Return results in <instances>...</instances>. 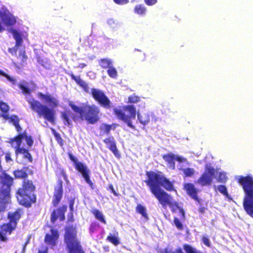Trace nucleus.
Masks as SVG:
<instances>
[{
    "mask_svg": "<svg viewBox=\"0 0 253 253\" xmlns=\"http://www.w3.org/2000/svg\"><path fill=\"white\" fill-rule=\"evenodd\" d=\"M146 175L147 179L145 182L148 186L151 193L158 200L162 207L165 208L169 206L172 212H175L176 210H178L180 219L184 220L185 212L183 209L179 206L178 202L173 201L172 196L161 188L162 187L169 192L176 191L173 182L170 181L160 171H147L146 172Z\"/></svg>",
    "mask_w": 253,
    "mask_h": 253,
    "instance_id": "obj_1",
    "label": "nucleus"
},
{
    "mask_svg": "<svg viewBox=\"0 0 253 253\" xmlns=\"http://www.w3.org/2000/svg\"><path fill=\"white\" fill-rule=\"evenodd\" d=\"M69 105L76 114L67 109L61 113V118L65 126H72V121L76 123L85 121L89 124H95L99 121L100 110L95 105L83 104L78 106L70 102Z\"/></svg>",
    "mask_w": 253,
    "mask_h": 253,
    "instance_id": "obj_2",
    "label": "nucleus"
},
{
    "mask_svg": "<svg viewBox=\"0 0 253 253\" xmlns=\"http://www.w3.org/2000/svg\"><path fill=\"white\" fill-rule=\"evenodd\" d=\"M37 96L40 99L48 103L50 108L42 104L39 101L32 98L28 100L31 109L35 111L39 117H43L50 123L54 124L55 111L54 108L59 105L58 99L49 93L43 94L40 92L37 93Z\"/></svg>",
    "mask_w": 253,
    "mask_h": 253,
    "instance_id": "obj_3",
    "label": "nucleus"
},
{
    "mask_svg": "<svg viewBox=\"0 0 253 253\" xmlns=\"http://www.w3.org/2000/svg\"><path fill=\"white\" fill-rule=\"evenodd\" d=\"M236 180L242 186L245 193L244 209L247 213L253 218V177L251 175H240L236 177Z\"/></svg>",
    "mask_w": 253,
    "mask_h": 253,
    "instance_id": "obj_4",
    "label": "nucleus"
},
{
    "mask_svg": "<svg viewBox=\"0 0 253 253\" xmlns=\"http://www.w3.org/2000/svg\"><path fill=\"white\" fill-rule=\"evenodd\" d=\"M36 186L32 180L24 179L21 187L16 193L19 203L26 208H30L37 201V196L35 194Z\"/></svg>",
    "mask_w": 253,
    "mask_h": 253,
    "instance_id": "obj_5",
    "label": "nucleus"
},
{
    "mask_svg": "<svg viewBox=\"0 0 253 253\" xmlns=\"http://www.w3.org/2000/svg\"><path fill=\"white\" fill-rule=\"evenodd\" d=\"M25 139L29 147H31L34 143L33 137L27 134L25 131L22 133H19L15 137L11 138L9 143L15 149V154L18 155L22 154L24 155L23 158L27 159L30 162H32L33 159L29 149L21 147L22 140Z\"/></svg>",
    "mask_w": 253,
    "mask_h": 253,
    "instance_id": "obj_6",
    "label": "nucleus"
},
{
    "mask_svg": "<svg viewBox=\"0 0 253 253\" xmlns=\"http://www.w3.org/2000/svg\"><path fill=\"white\" fill-rule=\"evenodd\" d=\"M23 213V210L21 209H17L14 211L9 212L7 213V217L9 219L8 222L0 226V241L6 242L7 241L6 235H10L15 230L18 221Z\"/></svg>",
    "mask_w": 253,
    "mask_h": 253,
    "instance_id": "obj_7",
    "label": "nucleus"
},
{
    "mask_svg": "<svg viewBox=\"0 0 253 253\" xmlns=\"http://www.w3.org/2000/svg\"><path fill=\"white\" fill-rule=\"evenodd\" d=\"M64 241L68 253H84L80 241L77 239L76 228L73 225L66 227Z\"/></svg>",
    "mask_w": 253,
    "mask_h": 253,
    "instance_id": "obj_8",
    "label": "nucleus"
},
{
    "mask_svg": "<svg viewBox=\"0 0 253 253\" xmlns=\"http://www.w3.org/2000/svg\"><path fill=\"white\" fill-rule=\"evenodd\" d=\"M13 179L3 171L0 175V211H4L6 209V204L10 199L11 186Z\"/></svg>",
    "mask_w": 253,
    "mask_h": 253,
    "instance_id": "obj_9",
    "label": "nucleus"
},
{
    "mask_svg": "<svg viewBox=\"0 0 253 253\" xmlns=\"http://www.w3.org/2000/svg\"><path fill=\"white\" fill-rule=\"evenodd\" d=\"M68 155L70 160L73 163L75 169L80 173L85 182L89 186L93 189V183L90 178V170L85 164L78 161V158L75 157L71 153H68Z\"/></svg>",
    "mask_w": 253,
    "mask_h": 253,
    "instance_id": "obj_10",
    "label": "nucleus"
},
{
    "mask_svg": "<svg viewBox=\"0 0 253 253\" xmlns=\"http://www.w3.org/2000/svg\"><path fill=\"white\" fill-rule=\"evenodd\" d=\"M89 94L101 107L106 109H110L112 108V103L103 91L92 87L90 89Z\"/></svg>",
    "mask_w": 253,
    "mask_h": 253,
    "instance_id": "obj_11",
    "label": "nucleus"
},
{
    "mask_svg": "<svg viewBox=\"0 0 253 253\" xmlns=\"http://www.w3.org/2000/svg\"><path fill=\"white\" fill-rule=\"evenodd\" d=\"M215 170L213 167L207 165L205 171L198 178L197 182L203 186L211 185L215 176Z\"/></svg>",
    "mask_w": 253,
    "mask_h": 253,
    "instance_id": "obj_12",
    "label": "nucleus"
},
{
    "mask_svg": "<svg viewBox=\"0 0 253 253\" xmlns=\"http://www.w3.org/2000/svg\"><path fill=\"white\" fill-rule=\"evenodd\" d=\"M63 182L61 179L57 181V185L54 187L52 204L53 207H57L60 203L63 197Z\"/></svg>",
    "mask_w": 253,
    "mask_h": 253,
    "instance_id": "obj_13",
    "label": "nucleus"
},
{
    "mask_svg": "<svg viewBox=\"0 0 253 253\" xmlns=\"http://www.w3.org/2000/svg\"><path fill=\"white\" fill-rule=\"evenodd\" d=\"M67 206L66 205H62L56 209H54L51 213V222L54 223L58 218L61 221L64 220L65 219V213L67 211Z\"/></svg>",
    "mask_w": 253,
    "mask_h": 253,
    "instance_id": "obj_14",
    "label": "nucleus"
},
{
    "mask_svg": "<svg viewBox=\"0 0 253 253\" xmlns=\"http://www.w3.org/2000/svg\"><path fill=\"white\" fill-rule=\"evenodd\" d=\"M59 236V234L58 230L51 228L50 229V234H46L45 235L44 242L50 248H53L57 244Z\"/></svg>",
    "mask_w": 253,
    "mask_h": 253,
    "instance_id": "obj_15",
    "label": "nucleus"
},
{
    "mask_svg": "<svg viewBox=\"0 0 253 253\" xmlns=\"http://www.w3.org/2000/svg\"><path fill=\"white\" fill-rule=\"evenodd\" d=\"M184 189L186 192L187 194L192 199L199 203L200 200L198 196L199 190L195 187L194 185L191 183H186L183 185Z\"/></svg>",
    "mask_w": 253,
    "mask_h": 253,
    "instance_id": "obj_16",
    "label": "nucleus"
},
{
    "mask_svg": "<svg viewBox=\"0 0 253 253\" xmlns=\"http://www.w3.org/2000/svg\"><path fill=\"white\" fill-rule=\"evenodd\" d=\"M138 119L140 123L143 126L147 125L150 121V117L152 118V121L156 122L158 120L157 118L152 113L144 112L138 113Z\"/></svg>",
    "mask_w": 253,
    "mask_h": 253,
    "instance_id": "obj_17",
    "label": "nucleus"
},
{
    "mask_svg": "<svg viewBox=\"0 0 253 253\" xmlns=\"http://www.w3.org/2000/svg\"><path fill=\"white\" fill-rule=\"evenodd\" d=\"M104 143L108 145L107 147L117 157H119L120 155L117 148L113 137H109L104 139Z\"/></svg>",
    "mask_w": 253,
    "mask_h": 253,
    "instance_id": "obj_18",
    "label": "nucleus"
},
{
    "mask_svg": "<svg viewBox=\"0 0 253 253\" xmlns=\"http://www.w3.org/2000/svg\"><path fill=\"white\" fill-rule=\"evenodd\" d=\"M71 78L74 80L80 87H81L84 91L89 92V86L88 84L82 80L80 76H76L73 73H68Z\"/></svg>",
    "mask_w": 253,
    "mask_h": 253,
    "instance_id": "obj_19",
    "label": "nucleus"
},
{
    "mask_svg": "<svg viewBox=\"0 0 253 253\" xmlns=\"http://www.w3.org/2000/svg\"><path fill=\"white\" fill-rule=\"evenodd\" d=\"M126 110V106H119L118 108H114V112L119 120L126 122V116L125 111Z\"/></svg>",
    "mask_w": 253,
    "mask_h": 253,
    "instance_id": "obj_20",
    "label": "nucleus"
},
{
    "mask_svg": "<svg viewBox=\"0 0 253 253\" xmlns=\"http://www.w3.org/2000/svg\"><path fill=\"white\" fill-rule=\"evenodd\" d=\"M29 84H30L33 87L32 89H31L30 87L26 85V84L22 83L19 84L18 85V87L22 90V93L25 96L30 95L32 91L37 87L36 84L33 81H30Z\"/></svg>",
    "mask_w": 253,
    "mask_h": 253,
    "instance_id": "obj_21",
    "label": "nucleus"
},
{
    "mask_svg": "<svg viewBox=\"0 0 253 253\" xmlns=\"http://www.w3.org/2000/svg\"><path fill=\"white\" fill-rule=\"evenodd\" d=\"M163 159L167 163L169 168L172 170L175 169V164L174 160V154L170 153L164 154L162 156Z\"/></svg>",
    "mask_w": 253,
    "mask_h": 253,
    "instance_id": "obj_22",
    "label": "nucleus"
},
{
    "mask_svg": "<svg viewBox=\"0 0 253 253\" xmlns=\"http://www.w3.org/2000/svg\"><path fill=\"white\" fill-rule=\"evenodd\" d=\"M2 117L5 119H9V122L15 126L16 131L21 133L20 132L22 130V127L19 125L20 120L18 116L12 115L9 118H8V116L7 115H2Z\"/></svg>",
    "mask_w": 253,
    "mask_h": 253,
    "instance_id": "obj_23",
    "label": "nucleus"
},
{
    "mask_svg": "<svg viewBox=\"0 0 253 253\" xmlns=\"http://www.w3.org/2000/svg\"><path fill=\"white\" fill-rule=\"evenodd\" d=\"M28 167H24L21 169H16L13 171V174L15 178L27 179L28 174L26 172Z\"/></svg>",
    "mask_w": 253,
    "mask_h": 253,
    "instance_id": "obj_24",
    "label": "nucleus"
},
{
    "mask_svg": "<svg viewBox=\"0 0 253 253\" xmlns=\"http://www.w3.org/2000/svg\"><path fill=\"white\" fill-rule=\"evenodd\" d=\"M127 112L129 115H127V126L134 128V126L131 124L130 121L128 120L129 118H135L136 116V109L132 105H127Z\"/></svg>",
    "mask_w": 253,
    "mask_h": 253,
    "instance_id": "obj_25",
    "label": "nucleus"
},
{
    "mask_svg": "<svg viewBox=\"0 0 253 253\" xmlns=\"http://www.w3.org/2000/svg\"><path fill=\"white\" fill-rule=\"evenodd\" d=\"M2 20L6 26H10L15 24L16 19L12 16L4 14L2 16Z\"/></svg>",
    "mask_w": 253,
    "mask_h": 253,
    "instance_id": "obj_26",
    "label": "nucleus"
},
{
    "mask_svg": "<svg viewBox=\"0 0 253 253\" xmlns=\"http://www.w3.org/2000/svg\"><path fill=\"white\" fill-rule=\"evenodd\" d=\"M118 125L117 124H112L109 125L107 124H103L100 127L101 130L107 135H109L111 130H115Z\"/></svg>",
    "mask_w": 253,
    "mask_h": 253,
    "instance_id": "obj_27",
    "label": "nucleus"
},
{
    "mask_svg": "<svg viewBox=\"0 0 253 253\" xmlns=\"http://www.w3.org/2000/svg\"><path fill=\"white\" fill-rule=\"evenodd\" d=\"M91 213L93 214L95 218L101 222L106 224L107 222L101 211L97 209H93L91 211Z\"/></svg>",
    "mask_w": 253,
    "mask_h": 253,
    "instance_id": "obj_28",
    "label": "nucleus"
},
{
    "mask_svg": "<svg viewBox=\"0 0 253 253\" xmlns=\"http://www.w3.org/2000/svg\"><path fill=\"white\" fill-rule=\"evenodd\" d=\"M11 33L12 34L15 40L16 41V46H19L23 42V40L21 34L14 29L10 30Z\"/></svg>",
    "mask_w": 253,
    "mask_h": 253,
    "instance_id": "obj_29",
    "label": "nucleus"
},
{
    "mask_svg": "<svg viewBox=\"0 0 253 253\" xmlns=\"http://www.w3.org/2000/svg\"><path fill=\"white\" fill-rule=\"evenodd\" d=\"M98 63L100 67L104 69H108L112 65V61L108 58H101L98 60Z\"/></svg>",
    "mask_w": 253,
    "mask_h": 253,
    "instance_id": "obj_30",
    "label": "nucleus"
},
{
    "mask_svg": "<svg viewBox=\"0 0 253 253\" xmlns=\"http://www.w3.org/2000/svg\"><path fill=\"white\" fill-rule=\"evenodd\" d=\"M134 11L137 14L144 15L146 12L147 9L144 5L140 4H137L135 6Z\"/></svg>",
    "mask_w": 253,
    "mask_h": 253,
    "instance_id": "obj_31",
    "label": "nucleus"
},
{
    "mask_svg": "<svg viewBox=\"0 0 253 253\" xmlns=\"http://www.w3.org/2000/svg\"><path fill=\"white\" fill-rule=\"evenodd\" d=\"M136 211L137 213L141 214L145 219H148L146 208L140 204L137 205L136 207Z\"/></svg>",
    "mask_w": 253,
    "mask_h": 253,
    "instance_id": "obj_32",
    "label": "nucleus"
},
{
    "mask_svg": "<svg viewBox=\"0 0 253 253\" xmlns=\"http://www.w3.org/2000/svg\"><path fill=\"white\" fill-rule=\"evenodd\" d=\"M17 58L20 60V65L23 66L26 64V61L28 57L26 54V52L24 50H21L19 53Z\"/></svg>",
    "mask_w": 253,
    "mask_h": 253,
    "instance_id": "obj_33",
    "label": "nucleus"
},
{
    "mask_svg": "<svg viewBox=\"0 0 253 253\" xmlns=\"http://www.w3.org/2000/svg\"><path fill=\"white\" fill-rule=\"evenodd\" d=\"M182 171L184 177H191L194 175L195 172L194 169L190 168L183 169Z\"/></svg>",
    "mask_w": 253,
    "mask_h": 253,
    "instance_id": "obj_34",
    "label": "nucleus"
},
{
    "mask_svg": "<svg viewBox=\"0 0 253 253\" xmlns=\"http://www.w3.org/2000/svg\"><path fill=\"white\" fill-rule=\"evenodd\" d=\"M107 72L109 76L112 78H116L117 76V71L113 65L108 69Z\"/></svg>",
    "mask_w": 253,
    "mask_h": 253,
    "instance_id": "obj_35",
    "label": "nucleus"
},
{
    "mask_svg": "<svg viewBox=\"0 0 253 253\" xmlns=\"http://www.w3.org/2000/svg\"><path fill=\"white\" fill-rule=\"evenodd\" d=\"M107 240L116 246L119 244L118 238L116 236L111 234L107 236Z\"/></svg>",
    "mask_w": 253,
    "mask_h": 253,
    "instance_id": "obj_36",
    "label": "nucleus"
},
{
    "mask_svg": "<svg viewBox=\"0 0 253 253\" xmlns=\"http://www.w3.org/2000/svg\"><path fill=\"white\" fill-rule=\"evenodd\" d=\"M217 189L219 192L227 198H229V195L227 191V189L225 185H220L217 186Z\"/></svg>",
    "mask_w": 253,
    "mask_h": 253,
    "instance_id": "obj_37",
    "label": "nucleus"
},
{
    "mask_svg": "<svg viewBox=\"0 0 253 253\" xmlns=\"http://www.w3.org/2000/svg\"><path fill=\"white\" fill-rule=\"evenodd\" d=\"M128 99V102L130 103H137L140 100V97L134 94L129 96Z\"/></svg>",
    "mask_w": 253,
    "mask_h": 253,
    "instance_id": "obj_38",
    "label": "nucleus"
},
{
    "mask_svg": "<svg viewBox=\"0 0 253 253\" xmlns=\"http://www.w3.org/2000/svg\"><path fill=\"white\" fill-rule=\"evenodd\" d=\"M9 110V106L5 102L2 101L0 102V110L4 113H6Z\"/></svg>",
    "mask_w": 253,
    "mask_h": 253,
    "instance_id": "obj_39",
    "label": "nucleus"
},
{
    "mask_svg": "<svg viewBox=\"0 0 253 253\" xmlns=\"http://www.w3.org/2000/svg\"><path fill=\"white\" fill-rule=\"evenodd\" d=\"M0 75L6 78L12 84H15L16 80L6 74L3 71L0 70Z\"/></svg>",
    "mask_w": 253,
    "mask_h": 253,
    "instance_id": "obj_40",
    "label": "nucleus"
},
{
    "mask_svg": "<svg viewBox=\"0 0 253 253\" xmlns=\"http://www.w3.org/2000/svg\"><path fill=\"white\" fill-rule=\"evenodd\" d=\"M99 228V224L96 222H92L89 226V231L90 233H94L98 228Z\"/></svg>",
    "mask_w": 253,
    "mask_h": 253,
    "instance_id": "obj_41",
    "label": "nucleus"
},
{
    "mask_svg": "<svg viewBox=\"0 0 253 253\" xmlns=\"http://www.w3.org/2000/svg\"><path fill=\"white\" fill-rule=\"evenodd\" d=\"M227 177L226 176L225 174L220 172L219 173L218 178L217 179V180L218 182H221V183H225L227 181Z\"/></svg>",
    "mask_w": 253,
    "mask_h": 253,
    "instance_id": "obj_42",
    "label": "nucleus"
},
{
    "mask_svg": "<svg viewBox=\"0 0 253 253\" xmlns=\"http://www.w3.org/2000/svg\"><path fill=\"white\" fill-rule=\"evenodd\" d=\"M173 222L176 228L178 230H182L183 229L182 224L177 217H175L174 218Z\"/></svg>",
    "mask_w": 253,
    "mask_h": 253,
    "instance_id": "obj_43",
    "label": "nucleus"
},
{
    "mask_svg": "<svg viewBox=\"0 0 253 253\" xmlns=\"http://www.w3.org/2000/svg\"><path fill=\"white\" fill-rule=\"evenodd\" d=\"M106 189L108 191H109L112 194H113L114 196L118 197L119 196V193H118L116 190H115L113 185L112 183L109 184L108 186L107 187Z\"/></svg>",
    "mask_w": 253,
    "mask_h": 253,
    "instance_id": "obj_44",
    "label": "nucleus"
},
{
    "mask_svg": "<svg viewBox=\"0 0 253 253\" xmlns=\"http://www.w3.org/2000/svg\"><path fill=\"white\" fill-rule=\"evenodd\" d=\"M202 241L203 242V243L207 246V247H211V243H210V241L209 239V238L207 237H205V236H203L202 238Z\"/></svg>",
    "mask_w": 253,
    "mask_h": 253,
    "instance_id": "obj_45",
    "label": "nucleus"
},
{
    "mask_svg": "<svg viewBox=\"0 0 253 253\" xmlns=\"http://www.w3.org/2000/svg\"><path fill=\"white\" fill-rule=\"evenodd\" d=\"M174 160L179 163L185 162L186 159L181 156L174 155Z\"/></svg>",
    "mask_w": 253,
    "mask_h": 253,
    "instance_id": "obj_46",
    "label": "nucleus"
},
{
    "mask_svg": "<svg viewBox=\"0 0 253 253\" xmlns=\"http://www.w3.org/2000/svg\"><path fill=\"white\" fill-rule=\"evenodd\" d=\"M145 3L147 5H153L155 4L157 2V0H144Z\"/></svg>",
    "mask_w": 253,
    "mask_h": 253,
    "instance_id": "obj_47",
    "label": "nucleus"
},
{
    "mask_svg": "<svg viewBox=\"0 0 253 253\" xmlns=\"http://www.w3.org/2000/svg\"><path fill=\"white\" fill-rule=\"evenodd\" d=\"M75 203V198H72L69 201V208L71 211H74V205Z\"/></svg>",
    "mask_w": 253,
    "mask_h": 253,
    "instance_id": "obj_48",
    "label": "nucleus"
},
{
    "mask_svg": "<svg viewBox=\"0 0 253 253\" xmlns=\"http://www.w3.org/2000/svg\"><path fill=\"white\" fill-rule=\"evenodd\" d=\"M18 46H16V44L15 46L12 48H8V51L11 53L12 54H15L17 51V48Z\"/></svg>",
    "mask_w": 253,
    "mask_h": 253,
    "instance_id": "obj_49",
    "label": "nucleus"
},
{
    "mask_svg": "<svg viewBox=\"0 0 253 253\" xmlns=\"http://www.w3.org/2000/svg\"><path fill=\"white\" fill-rule=\"evenodd\" d=\"M5 159L6 162H10L12 161V159L11 158V154L10 153L7 152L5 154Z\"/></svg>",
    "mask_w": 253,
    "mask_h": 253,
    "instance_id": "obj_50",
    "label": "nucleus"
},
{
    "mask_svg": "<svg viewBox=\"0 0 253 253\" xmlns=\"http://www.w3.org/2000/svg\"><path fill=\"white\" fill-rule=\"evenodd\" d=\"M118 4H124L126 2V0H113Z\"/></svg>",
    "mask_w": 253,
    "mask_h": 253,
    "instance_id": "obj_51",
    "label": "nucleus"
},
{
    "mask_svg": "<svg viewBox=\"0 0 253 253\" xmlns=\"http://www.w3.org/2000/svg\"><path fill=\"white\" fill-rule=\"evenodd\" d=\"M86 66V64L85 63H80L78 65V67L81 69H83Z\"/></svg>",
    "mask_w": 253,
    "mask_h": 253,
    "instance_id": "obj_52",
    "label": "nucleus"
},
{
    "mask_svg": "<svg viewBox=\"0 0 253 253\" xmlns=\"http://www.w3.org/2000/svg\"><path fill=\"white\" fill-rule=\"evenodd\" d=\"M61 174H62V175L63 176V177H64L65 179H67V175L63 169H62L61 170Z\"/></svg>",
    "mask_w": 253,
    "mask_h": 253,
    "instance_id": "obj_53",
    "label": "nucleus"
},
{
    "mask_svg": "<svg viewBox=\"0 0 253 253\" xmlns=\"http://www.w3.org/2000/svg\"><path fill=\"white\" fill-rule=\"evenodd\" d=\"M205 207H200L198 211L201 213H204L205 211Z\"/></svg>",
    "mask_w": 253,
    "mask_h": 253,
    "instance_id": "obj_54",
    "label": "nucleus"
},
{
    "mask_svg": "<svg viewBox=\"0 0 253 253\" xmlns=\"http://www.w3.org/2000/svg\"><path fill=\"white\" fill-rule=\"evenodd\" d=\"M58 142L59 143V144H60L61 146H62L63 143V140L61 138V137H59V139H57Z\"/></svg>",
    "mask_w": 253,
    "mask_h": 253,
    "instance_id": "obj_55",
    "label": "nucleus"
},
{
    "mask_svg": "<svg viewBox=\"0 0 253 253\" xmlns=\"http://www.w3.org/2000/svg\"><path fill=\"white\" fill-rule=\"evenodd\" d=\"M38 253H47V248H46L44 251L39 250Z\"/></svg>",
    "mask_w": 253,
    "mask_h": 253,
    "instance_id": "obj_56",
    "label": "nucleus"
},
{
    "mask_svg": "<svg viewBox=\"0 0 253 253\" xmlns=\"http://www.w3.org/2000/svg\"><path fill=\"white\" fill-rule=\"evenodd\" d=\"M28 242H29V239H28V240H27V241L26 242V243L25 245H26L27 244H28Z\"/></svg>",
    "mask_w": 253,
    "mask_h": 253,
    "instance_id": "obj_57",
    "label": "nucleus"
}]
</instances>
